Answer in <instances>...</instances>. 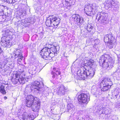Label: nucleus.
Instances as JSON below:
<instances>
[{
  "instance_id": "f257e3e1",
  "label": "nucleus",
  "mask_w": 120,
  "mask_h": 120,
  "mask_svg": "<svg viewBox=\"0 0 120 120\" xmlns=\"http://www.w3.org/2000/svg\"><path fill=\"white\" fill-rule=\"evenodd\" d=\"M25 102L26 105L28 107H31L33 111L39 112L40 109L41 104L38 98L31 95H29L26 97Z\"/></svg>"
},
{
  "instance_id": "f03ea898",
  "label": "nucleus",
  "mask_w": 120,
  "mask_h": 120,
  "mask_svg": "<svg viewBox=\"0 0 120 120\" xmlns=\"http://www.w3.org/2000/svg\"><path fill=\"white\" fill-rule=\"evenodd\" d=\"M60 19L58 15H53L49 16L45 22L46 26L50 27L46 28L47 31L53 32L58 27L60 22Z\"/></svg>"
},
{
  "instance_id": "7ed1b4c3",
  "label": "nucleus",
  "mask_w": 120,
  "mask_h": 120,
  "mask_svg": "<svg viewBox=\"0 0 120 120\" xmlns=\"http://www.w3.org/2000/svg\"><path fill=\"white\" fill-rule=\"evenodd\" d=\"M112 60L109 55L105 54L101 55L99 60V63L103 67H110L112 65Z\"/></svg>"
},
{
  "instance_id": "20e7f679",
  "label": "nucleus",
  "mask_w": 120,
  "mask_h": 120,
  "mask_svg": "<svg viewBox=\"0 0 120 120\" xmlns=\"http://www.w3.org/2000/svg\"><path fill=\"white\" fill-rule=\"evenodd\" d=\"M113 85L111 79L109 77L103 78L100 84V87L101 90L103 91L108 90Z\"/></svg>"
},
{
  "instance_id": "39448f33",
  "label": "nucleus",
  "mask_w": 120,
  "mask_h": 120,
  "mask_svg": "<svg viewBox=\"0 0 120 120\" xmlns=\"http://www.w3.org/2000/svg\"><path fill=\"white\" fill-rule=\"evenodd\" d=\"M11 80L14 84H16L19 82L21 84L24 83L26 81V78L21 75V74L16 71L15 73H13L11 75Z\"/></svg>"
},
{
  "instance_id": "423d86ee",
  "label": "nucleus",
  "mask_w": 120,
  "mask_h": 120,
  "mask_svg": "<svg viewBox=\"0 0 120 120\" xmlns=\"http://www.w3.org/2000/svg\"><path fill=\"white\" fill-rule=\"evenodd\" d=\"M104 40L105 43H107V46L109 49L112 48L116 42V39L112 33L106 35L104 38Z\"/></svg>"
},
{
  "instance_id": "0eeeda50",
  "label": "nucleus",
  "mask_w": 120,
  "mask_h": 120,
  "mask_svg": "<svg viewBox=\"0 0 120 120\" xmlns=\"http://www.w3.org/2000/svg\"><path fill=\"white\" fill-rule=\"evenodd\" d=\"M77 98L79 104L81 105H86L90 100V96L87 93H82L78 95Z\"/></svg>"
},
{
  "instance_id": "6e6552de",
  "label": "nucleus",
  "mask_w": 120,
  "mask_h": 120,
  "mask_svg": "<svg viewBox=\"0 0 120 120\" xmlns=\"http://www.w3.org/2000/svg\"><path fill=\"white\" fill-rule=\"evenodd\" d=\"M48 48L45 47L41 50L40 54L43 59L47 60H51L54 57V55L52 53L50 54Z\"/></svg>"
},
{
  "instance_id": "1a4fd4ad",
  "label": "nucleus",
  "mask_w": 120,
  "mask_h": 120,
  "mask_svg": "<svg viewBox=\"0 0 120 120\" xmlns=\"http://www.w3.org/2000/svg\"><path fill=\"white\" fill-rule=\"evenodd\" d=\"M70 20L75 24H77L79 26L82 24L84 21L83 19L80 17L78 14H73L70 18Z\"/></svg>"
},
{
  "instance_id": "9d476101",
  "label": "nucleus",
  "mask_w": 120,
  "mask_h": 120,
  "mask_svg": "<svg viewBox=\"0 0 120 120\" xmlns=\"http://www.w3.org/2000/svg\"><path fill=\"white\" fill-rule=\"evenodd\" d=\"M93 5L92 4H88L85 5L84 9V13L87 15L92 16L95 14L94 11L93 10Z\"/></svg>"
},
{
  "instance_id": "9b49d317",
  "label": "nucleus",
  "mask_w": 120,
  "mask_h": 120,
  "mask_svg": "<svg viewBox=\"0 0 120 120\" xmlns=\"http://www.w3.org/2000/svg\"><path fill=\"white\" fill-rule=\"evenodd\" d=\"M85 69L83 71H81L77 73L76 79L78 80H84L87 78Z\"/></svg>"
},
{
  "instance_id": "f8f14e48",
  "label": "nucleus",
  "mask_w": 120,
  "mask_h": 120,
  "mask_svg": "<svg viewBox=\"0 0 120 120\" xmlns=\"http://www.w3.org/2000/svg\"><path fill=\"white\" fill-rule=\"evenodd\" d=\"M16 53L15 55V58H18L17 61L18 63H19L22 60L23 57L22 52L20 50L18 49L17 50Z\"/></svg>"
},
{
  "instance_id": "ddd939ff",
  "label": "nucleus",
  "mask_w": 120,
  "mask_h": 120,
  "mask_svg": "<svg viewBox=\"0 0 120 120\" xmlns=\"http://www.w3.org/2000/svg\"><path fill=\"white\" fill-rule=\"evenodd\" d=\"M57 92L58 95H64L66 91V88L62 85H61L57 89Z\"/></svg>"
},
{
  "instance_id": "4468645a",
  "label": "nucleus",
  "mask_w": 120,
  "mask_h": 120,
  "mask_svg": "<svg viewBox=\"0 0 120 120\" xmlns=\"http://www.w3.org/2000/svg\"><path fill=\"white\" fill-rule=\"evenodd\" d=\"M86 66H85L84 68L86 70V74L87 75V78H92L94 75V71L92 69L88 70L86 68Z\"/></svg>"
},
{
  "instance_id": "2eb2a0df",
  "label": "nucleus",
  "mask_w": 120,
  "mask_h": 120,
  "mask_svg": "<svg viewBox=\"0 0 120 120\" xmlns=\"http://www.w3.org/2000/svg\"><path fill=\"white\" fill-rule=\"evenodd\" d=\"M49 51L51 53H52L54 55V57L55 56V55L56 54L57 50L56 47L53 45H51V46L50 48H48Z\"/></svg>"
},
{
  "instance_id": "dca6fc26",
  "label": "nucleus",
  "mask_w": 120,
  "mask_h": 120,
  "mask_svg": "<svg viewBox=\"0 0 120 120\" xmlns=\"http://www.w3.org/2000/svg\"><path fill=\"white\" fill-rule=\"evenodd\" d=\"M51 74L52 75V77L53 78L57 79L58 78V76L61 74V72L59 71H56V72L52 71Z\"/></svg>"
},
{
  "instance_id": "f3484780",
  "label": "nucleus",
  "mask_w": 120,
  "mask_h": 120,
  "mask_svg": "<svg viewBox=\"0 0 120 120\" xmlns=\"http://www.w3.org/2000/svg\"><path fill=\"white\" fill-rule=\"evenodd\" d=\"M100 18L98 19V20L101 18V23H106L107 20V17L105 14H103L100 15Z\"/></svg>"
},
{
  "instance_id": "a211bd4d",
  "label": "nucleus",
  "mask_w": 120,
  "mask_h": 120,
  "mask_svg": "<svg viewBox=\"0 0 120 120\" xmlns=\"http://www.w3.org/2000/svg\"><path fill=\"white\" fill-rule=\"evenodd\" d=\"M33 87L34 89H36L38 90L40 88V84L39 82L35 81L32 84Z\"/></svg>"
},
{
  "instance_id": "6ab92c4d",
  "label": "nucleus",
  "mask_w": 120,
  "mask_h": 120,
  "mask_svg": "<svg viewBox=\"0 0 120 120\" xmlns=\"http://www.w3.org/2000/svg\"><path fill=\"white\" fill-rule=\"evenodd\" d=\"M65 5L67 8L70 7L74 4V2L73 1H65Z\"/></svg>"
},
{
  "instance_id": "aec40b11",
  "label": "nucleus",
  "mask_w": 120,
  "mask_h": 120,
  "mask_svg": "<svg viewBox=\"0 0 120 120\" xmlns=\"http://www.w3.org/2000/svg\"><path fill=\"white\" fill-rule=\"evenodd\" d=\"M94 62V61L93 60L90 59L87 61L85 64L86 66L91 67L93 65Z\"/></svg>"
},
{
  "instance_id": "412c9836",
  "label": "nucleus",
  "mask_w": 120,
  "mask_h": 120,
  "mask_svg": "<svg viewBox=\"0 0 120 120\" xmlns=\"http://www.w3.org/2000/svg\"><path fill=\"white\" fill-rule=\"evenodd\" d=\"M0 92L3 94H5L6 93L5 89V86L2 85L0 86Z\"/></svg>"
},
{
  "instance_id": "4be33fe9",
  "label": "nucleus",
  "mask_w": 120,
  "mask_h": 120,
  "mask_svg": "<svg viewBox=\"0 0 120 120\" xmlns=\"http://www.w3.org/2000/svg\"><path fill=\"white\" fill-rule=\"evenodd\" d=\"M2 46L4 47H8L10 45V43L9 42L6 41L3 42L1 44Z\"/></svg>"
},
{
  "instance_id": "5701e85b",
  "label": "nucleus",
  "mask_w": 120,
  "mask_h": 120,
  "mask_svg": "<svg viewBox=\"0 0 120 120\" xmlns=\"http://www.w3.org/2000/svg\"><path fill=\"white\" fill-rule=\"evenodd\" d=\"M118 95V93L116 91L114 92L112 95V97L114 99H116L117 98V96Z\"/></svg>"
},
{
  "instance_id": "b1692460",
  "label": "nucleus",
  "mask_w": 120,
  "mask_h": 120,
  "mask_svg": "<svg viewBox=\"0 0 120 120\" xmlns=\"http://www.w3.org/2000/svg\"><path fill=\"white\" fill-rule=\"evenodd\" d=\"M4 2H6L9 3H11L12 1L11 0H4Z\"/></svg>"
},
{
  "instance_id": "393cba45",
  "label": "nucleus",
  "mask_w": 120,
  "mask_h": 120,
  "mask_svg": "<svg viewBox=\"0 0 120 120\" xmlns=\"http://www.w3.org/2000/svg\"><path fill=\"white\" fill-rule=\"evenodd\" d=\"M57 69H57L56 68H53V70L54 71H53L54 72H56V71H59V70H57Z\"/></svg>"
},
{
  "instance_id": "a878e982",
  "label": "nucleus",
  "mask_w": 120,
  "mask_h": 120,
  "mask_svg": "<svg viewBox=\"0 0 120 120\" xmlns=\"http://www.w3.org/2000/svg\"><path fill=\"white\" fill-rule=\"evenodd\" d=\"M12 2H11V3L13 4L16 2L17 1V0H11Z\"/></svg>"
},
{
  "instance_id": "bb28decb",
  "label": "nucleus",
  "mask_w": 120,
  "mask_h": 120,
  "mask_svg": "<svg viewBox=\"0 0 120 120\" xmlns=\"http://www.w3.org/2000/svg\"><path fill=\"white\" fill-rule=\"evenodd\" d=\"M4 99L6 100L7 98V97L6 96H5L4 97Z\"/></svg>"
},
{
  "instance_id": "cd10ccee",
  "label": "nucleus",
  "mask_w": 120,
  "mask_h": 120,
  "mask_svg": "<svg viewBox=\"0 0 120 120\" xmlns=\"http://www.w3.org/2000/svg\"><path fill=\"white\" fill-rule=\"evenodd\" d=\"M65 1H73V0H65Z\"/></svg>"
},
{
  "instance_id": "c85d7f7f",
  "label": "nucleus",
  "mask_w": 120,
  "mask_h": 120,
  "mask_svg": "<svg viewBox=\"0 0 120 120\" xmlns=\"http://www.w3.org/2000/svg\"><path fill=\"white\" fill-rule=\"evenodd\" d=\"M87 118L88 119V120H89V119H89V118Z\"/></svg>"
},
{
  "instance_id": "c756f323",
  "label": "nucleus",
  "mask_w": 120,
  "mask_h": 120,
  "mask_svg": "<svg viewBox=\"0 0 120 120\" xmlns=\"http://www.w3.org/2000/svg\"><path fill=\"white\" fill-rule=\"evenodd\" d=\"M84 120H85V119H84Z\"/></svg>"
}]
</instances>
